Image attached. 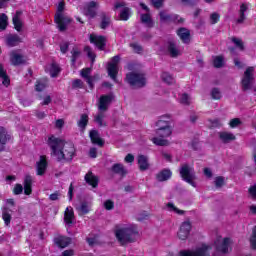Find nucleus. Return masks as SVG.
Returning a JSON list of instances; mask_svg holds the SVG:
<instances>
[{
  "label": "nucleus",
  "mask_w": 256,
  "mask_h": 256,
  "mask_svg": "<svg viewBox=\"0 0 256 256\" xmlns=\"http://www.w3.org/2000/svg\"><path fill=\"white\" fill-rule=\"evenodd\" d=\"M61 73V67L57 63H52L50 68L51 77L55 78Z\"/></svg>",
  "instance_id": "obj_45"
},
{
  "label": "nucleus",
  "mask_w": 256,
  "mask_h": 256,
  "mask_svg": "<svg viewBox=\"0 0 256 256\" xmlns=\"http://www.w3.org/2000/svg\"><path fill=\"white\" fill-rule=\"evenodd\" d=\"M173 176V172H171L170 169H163L160 172L156 174V179L160 183H163V181H169V179Z\"/></svg>",
  "instance_id": "obj_24"
},
{
  "label": "nucleus",
  "mask_w": 256,
  "mask_h": 256,
  "mask_svg": "<svg viewBox=\"0 0 256 256\" xmlns=\"http://www.w3.org/2000/svg\"><path fill=\"white\" fill-rule=\"evenodd\" d=\"M242 124H243V122L241 121L240 118H233L229 122V126L231 127V129H235V128L239 127V125H242Z\"/></svg>",
  "instance_id": "obj_53"
},
{
  "label": "nucleus",
  "mask_w": 256,
  "mask_h": 256,
  "mask_svg": "<svg viewBox=\"0 0 256 256\" xmlns=\"http://www.w3.org/2000/svg\"><path fill=\"white\" fill-rule=\"evenodd\" d=\"M155 133L157 137H161L162 139H167V137H171V135H173V128L156 129Z\"/></svg>",
  "instance_id": "obj_31"
},
{
  "label": "nucleus",
  "mask_w": 256,
  "mask_h": 256,
  "mask_svg": "<svg viewBox=\"0 0 256 256\" xmlns=\"http://www.w3.org/2000/svg\"><path fill=\"white\" fill-rule=\"evenodd\" d=\"M8 25H9V17H7V14H5V13L0 14V29H1V31H5V29H7Z\"/></svg>",
  "instance_id": "obj_41"
},
{
  "label": "nucleus",
  "mask_w": 256,
  "mask_h": 256,
  "mask_svg": "<svg viewBox=\"0 0 256 256\" xmlns=\"http://www.w3.org/2000/svg\"><path fill=\"white\" fill-rule=\"evenodd\" d=\"M71 238L67 236H57L54 238V244L60 249H65V247H69L71 245Z\"/></svg>",
  "instance_id": "obj_19"
},
{
  "label": "nucleus",
  "mask_w": 256,
  "mask_h": 256,
  "mask_svg": "<svg viewBox=\"0 0 256 256\" xmlns=\"http://www.w3.org/2000/svg\"><path fill=\"white\" fill-rule=\"evenodd\" d=\"M48 147L51 149V157H55L58 163H72L77 157V148L73 142H65L61 138L50 136Z\"/></svg>",
  "instance_id": "obj_1"
},
{
  "label": "nucleus",
  "mask_w": 256,
  "mask_h": 256,
  "mask_svg": "<svg viewBox=\"0 0 256 256\" xmlns=\"http://www.w3.org/2000/svg\"><path fill=\"white\" fill-rule=\"evenodd\" d=\"M114 99H115V95H113V93L101 95L99 98V104H98L99 111H107V109H109V105L113 103Z\"/></svg>",
  "instance_id": "obj_8"
},
{
  "label": "nucleus",
  "mask_w": 256,
  "mask_h": 256,
  "mask_svg": "<svg viewBox=\"0 0 256 256\" xmlns=\"http://www.w3.org/2000/svg\"><path fill=\"white\" fill-rule=\"evenodd\" d=\"M255 71V68L250 66L248 67L241 80V86H242V91L245 93L247 91H250L253 87V83L255 82V75L253 74Z\"/></svg>",
  "instance_id": "obj_6"
},
{
  "label": "nucleus",
  "mask_w": 256,
  "mask_h": 256,
  "mask_svg": "<svg viewBox=\"0 0 256 256\" xmlns=\"http://www.w3.org/2000/svg\"><path fill=\"white\" fill-rule=\"evenodd\" d=\"M89 41L92 45H95L99 51H105V47H107V38L103 35L90 34Z\"/></svg>",
  "instance_id": "obj_7"
},
{
  "label": "nucleus",
  "mask_w": 256,
  "mask_h": 256,
  "mask_svg": "<svg viewBox=\"0 0 256 256\" xmlns=\"http://www.w3.org/2000/svg\"><path fill=\"white\" fill-rule=\"evenodd\" d=\"M210 95L211 98L214 99V101H220L221 97H223V95L221 94V89L217 87L212 88Z\"/></svg>",
  "instance_id": "obj_46"
},
{
  "label": "nucleus",
  "mask_w": 256,
  "mask_h": 256,
  "mask_svg": "<svg viewBox=\"0 0 256 256\" xmlns=\"http://www.w3.org/2000/svg\"><path fill=\"white\" fill-rule=\"evenodd\" d=\"M159 16L162 23H183L185 21V19L179 18V15L167 14L165 11H160Z\"/></svg>",
  "instance_id": "obj_9"
},
{
  "label": "nucleus",
  "mask_w": 256,
  "mask_h": 256,
  "mask_svg": "<svg viewBox=\"0 0 256 256\" xmlns=\"http://www.w3.org/2000/svg\"><path fill=\"white\" fill-rule=\"evenodd\" d=\"M104 209H106V211H113V209H115V202H113V200H106L104 202Z\"/></svg>",
  "instance_id": "obj_58"
},
{
  "label": "nucleus",
  "mask_w": 256,
  "mask_h": 256,
  "mask_svg": "<svg viewBox=\"0 0 256 256\" xmlns=\"http://www.w3.org/2000/svg\"><path fill=\"white\" fill-rule=\"evenodd\" d=\"M105 115H103V113H99L95 116L94 121L96 123H98L99 127H106L107 124L103 123V119H104Z\"/></svg>",
  "instance_id": "obj_50"
},
{
  "label": "nucleus",
  "mask_w": 256,
  "mask_h": 256,
  "mask_svg": "<svg viewBox=\"0 0 256 256\" xmlns=\"http://www.w3.org/2000/svg\"><path fill=\"white\" fill-rule=\"evenodd\" d=\"M152 142L154 143V145H157L158 147H167V145H169L168 140L163 139L161 137L152 138Z\"/></svg>",
  "instance_id": "obj_43"
},
{
  "label": "nucleus",
  "mask_w": 256,
  "mask_h": 256,
  "mask_svg": "<svg viewBox=\"0 0 256 256\" xmlns=\"http://www.w3.org/2000/svg\"><path fill=\"white\" fill-rule=\"evenodd\" d=\"M167 51L173 59L179 57L181 55V52L179 51V48H177V44L174 41H169L167 46Z\"/></svg>",
  "instance_id": "obj_27"
},
{
  "label": "nucleus",
  "mask_w": 256,
  "mask_h": 256,
  "mask_svg": "<svg viewBox=\"0 0 256 256\" xmlns=\"http://www.w3.org/2000/svg\"><path fill=\"white\" fill-rule=\"evenodd\" d=\"M74 219H75V211L73 210V207L69 206L65 209V212H64V223H66V225H73Z\"/></svg>",
  "instance_id": "obj_26"
},
{
  "label": "nucleus",
  "mask_w": 256,
  "mask_h": 256,
  "mask_svg": "<svg viewBox=\"0 0 256 256\" xmlns=\"http://www.w3.org/2000/svg\"><path fill=\"white\" fill-rule=\"evenodd\" d=\"M79 215L89 214V203L87 201L81 202L80 206L77 208Z\"/></svg>",
  "instance_id": "obj_40"
},
{
  "label": "nucleus",
  "mask_w": 256,
  "mask_h": 256,
  "mask_svg": "<svg viewBox=\"0 0 256 256\" xmlns=\"http://www.w3.org/2000/svg\"><path fill=\"white\" fill-rule=\"evenodd\" d=\"M6 43L8 47H17L21 43V37L17 34H10L6 38Z\"/></svg>",
  "instance_id": "obj_30"
},
{
  "label": "nucleus",
  "mask_w": 256,
  "mask_h": 256,
  "mask_svg": "<svg viewBox=\"0 0 256 256\" xmlns=\"http://www.w3.org/2000/svg\"><path fill=\"white\" fill-rule=\"evenodd\" d=\"M119 61H121V57L119 55H116L112 57L111 62H109L108 65H114V67H118Z\"/></svg>",
  "instance_id": "obj_62"
},
{
  "label": "nucleus",
  "mask_w": 256,
  "mask_h": 256,
  "mask_svg": "<svg viewBox=\"0 0 256 256\" xmlns=\"http://www.w3.org/2000/svg\"><path fill=\"white\" fill-rule=\"evenodd\" d=\"M72 89H83V80L75 79L72 81Z\"/></svg>",
  "instance_id": "obj_60"
},
{
  "label": "nucleus",
  "mask_w": 256,
  "mask_h": 256,
  "mask_svg": "<svg viewBox=\"0 0 256 256\" xmlns=\"http://www.w3.org/2000/svg\"><path fill=\"white\" fill-rule=\"evenodd\" d=\"M10 61L14 67H19V65H25L27 63V59L22 54L16 52L11 53Z\"/></svg>",
  "instance_id": "obj_16"
},
{
  "label": "nucleus",
  "mask_w": 256,
  "mask_h": 256,
  "mask_svg": "<svg viewBox=\"0 0 256 256\" xmlns=\"http://www.w3.org/2000/svg\"><path fill=\"white\" fill-rule=\"evenodd\" d=\"M170 119H171L170 115H166V116L160 117V119L156 122L157 129H169V128H172L171 127Z\"/></svg>",
  "instance_id": "obj_22"
},
{
  "label": "nucleus",
  "mask_w": 256,
  "mask_h": 256,
  "mask_svg": "<svg viewBox=\"0 0 256 256\" xmlns=\"http://www.w3.org/2000/svg\"><path fill=\"white\" fill-rule=\"evenodd\" d=\"M209 251V246L202 245L200 248H196V250H183L180 251V256H207Z\"/></svg>",
  "instance_id": "obj_10"
},
{
  "label": "nucleus",
  "mask_w": 256,
  "mask_h": 256,
  "mask_svg": "<svg viewBox=\"0 0 256 256\" xmlns=\"http://www.w3.org/2000/svg\"><path fill=\"white\" fill-rule=\"evenodd\" d=\"M71 64L72 65H75V63H77V59L79 58V57H81V52H80V50H79V48H77V47H74L73 49H72V51H71Z\"/></svg>",
  "instance_id": "obj_44"
},
{
  "label": "nucleus",
  "mask_w": 256,
  "mask_h": 256,
  "mask_svg": "<svg viewBox=\"0 0 256 256\" xmlns=\"http://www.w3.org/2000/svg\"><path fill=\"white\" fill-rule=\"evenodd\" d=\"M24 195H31L33 193V176L26 175L24 177Z\"/></svg>",
  "instance_id": "obj_21"
},
{
  "label": "nucleus",
  "mask_w": 256,
  "mask_h": 256,
  "mask_svg": "<svg viewBox=\"0 0 256 256\" xmlns=\"http://www.w3.org/2000/svg\"><path fill=\"white\" fill-rule=\"evenodd\" d=\"M231 41L234 43L236 49H239V51H245V43H243L241 38L232 37Z\"/></svg>",
  "instance_id": "obj_42"
},
{
  "label": "nucleus",
  "mask_w": 256,
  "mask_h": 256,
  "mask_svg": "<svg viewBox=\"0 0 256 256\" xmlns=\"http://www.w3.org/2000/svg\"><path fill=\"white\" fill-rule=\"evenodd\" d=\"M221 20V15H219V13H212L210 15V23L211 25H217V22Z\"/></svg>",
  "instance_id": "obj_54"
},
{
  "label": "nucleus",
  "mask_w": 256,
  "mask_h": 256,
  "mask_svg": "<svg viewBox=\"0 0 256 256\" xmlns=\"http://www.w3.org/2000/svg\"><path fill=\"white\" fill-rule=\"evenodd\" d=\"M77 125L81 131H85L87 129V125H89V115L82 114L77 122Z\"/></svg>",
  "instance_id": "obj_34"
},
{
  "label": "nucleus",
  "mask_w": 256,
  "mask_h": 256,
  "mask_svg": "<svg viewBox=\"0 0 256 256\" xmlns=\"http://www.w3.org/2000/svg\"><path fill=\"white\" fill-rule=\"evenodd\" d=\"M247 9H248V7L246 6L245 3L240 5L239 18L236 20V23L238 25L245 23V20L247 19V17L245 16V13L247 12Z\"/></svg>",
  "instance_id": "obj_33"
},
{
  "label": "nucleus",
  "mask_w": 256,
  "mask_h": 256,
  "mask_svg": "<svg viewBox=\"0 0 256 256\" xmlns=\"http://www.w3.org/2000/svg\"><path fill=\"white\" fill-rule=\"evenodd\" d=\"M115 9H121V7H124L120 14V21H129V17H131V9L129 7H125V2H117L115 4Z\"/></svg>",
  "instance_id": "obj_12"
},
{
  "label": "nucleus",
  "mask_w": 256,
  "mask_h": 256,
  "mask_svg": "<svg viewBox=\"0 0 256 256\" xmlns=\"http://www.w3.org/2000/svg\"><path fill=\"white\" fill-rule=\"evenodd\" d=\"M0 79H2L4 87H9L11 85V78H9V75L4 74V76H0Z\"/></svg>",
  "instance_id": "obj_61"
},
{
  "label": "nucleus",
  "mask_w": 256,
  "mask_h": 256,
  "mask_svg": "<svg viewBox=\"0 0 256 256\" xmlns=\"http://www.w3.org/2000/svg\"><path fill=\"white\" fill-rule=\"evenodd\" d=\"M81 77L85 79L90 89H93V87H95V84H93V81H95V76H91V68H83L81 70Z\"/></svg>",
  "instance_id": "obj_18"
},
{
  "label": "nucleus",
  "mask_w": 256,
  "mask_h": 256,
  "mask_svg": "<svg viewBox=\"0 0 256 256\" xmlns=\"http://www.w3.org/2000/svg\"><path fill=\"white\" fill-rule=\"evenodd\" d=\"M12 192L13 195H21L23 193V185L20 183L15 184Z\"/></svg>",
  "instance_id": "obj_59"
},
{
  "label": "nucleus",
  "mask_w": 256,
  "mask_h": 256,
  "mask_svg": "<svg viewBox=\"0 0 256 256\" xmlns=\"http://www.w3.org/2000/svg\"><path fill=\"white\" fill-rule=\"evenodd\" d=\"M96 8H97V2L95 1H91L87 5V15L91 19H95V17H97V10H95Z\"/></svg>",
  "instance_id": "obj_32"
},
{
  "label": "nucleus",
  "mask_w": 256,
  "mask_h": 256,
  "mask_svg": "<svg viewBox=\"0 0 256 256\" xmlns=\"http://www.w3.org/2000/svg\"><path fill=\"white\" fill-rule=\"evenodd\" d=\"M150 3L154 9H161L165 3V0H150Z\"/></svg>",
  "instance_id": "obj_57"
},
{
  "label": "nucleus",
  "mask_w": 256,
  "mask_h": 256,
  "mask_svg": "<svg viewBox=\"0 0 256 256\" xmlns=\"http://www.w3.org/2000/svg\"><path fill=\"white\" fill-rule=\"evenodd\" d=\"M100 29H107L111 25V17L107 13L102 12L101 15Z\"/></svg>",
  "instance_id": "obj_35"
},
{
  "label": "nucleus",
  "mask_w": 256,
  "mask_h": 256,
  "mask_svg": "<svg viewBox=\"0 0 256 256\" xmlns=\"http://www.w3.org/2000/svg\"><path fill=\"white\" fill-rule=\"evenodd\" d=\"M115 237L120 245H127V243H134L135 235H139V231L137 230V226H124L122 224L116 225V229L114 230Z\"/></svg>",
  "instance_id": "obj_2"
},
{
  "label": "nucleus",
  "mask_w": 256,
  "mask_h": 256,
  "mask_svg": "<svg viewBox=\"0 0 256 256\" xmlns=\"http://www.w3.org/2000/svg\"><path fill=\"white\" fill-rule=\"evenodd\" d=\"M47 165H48L47 157L44 155L40 156V161L37 162L36 164V169H37L36 175H38L39 177H43V175H45L47 171Z\"/></svg>",
  "instance_id": "obj_14"
},
{
  "label": "nucleus",
  "mask_w": 256,
  "mask_h": 256,
  "mask_svg": "<svg viewBox=\"0 0 256 256\" xmlns=\"http://www.w3.org/2000/svg\"><path fill=\"white\" fill-rule=\"evenodd\" d=\"M125 81L130 87L135 89H143L147 85V78H145L143 73L129 72L126 74Z\"/></svg>",
  "instance_id": "obj_4"
},
{
  "label": "nucleus",
  "mask_w": 256,
  "mask_h": 256,
  "mask_svg": "<svg viewBox=\"0 0 256 256\" xmlns=\"http://www.w3.org/2000/svg\"><path fill=\"white\" fill-rule=\"evenodd\" d=\"M2 219L6 227H11V219H13V214L9 213V210L4 209L2 212Z\"/></svg>",
  "instance_id": "obj_38"
},
{
  "label": "nucleus",
  "mask_w": 256,
  "mask_h": 256,
  "mask_svg": "<svg viewBox=\"0 0 256 256\" xmlns=\"http://www.w3.org/2000/svg\"><path fill=\"white\" fill-rule=\"evenodd\" d=\"M231 243V239L230 238H224L222 243H217L215 242V247H216V251H218L219 253H229V245Z\"/></svg>",
  "instance_id": "obj_23"
},
{
  "label": "nucleus",
  "mask_w": 256,
  "mask_h": 256,
  "mask_svg": "<svg viewBox=\"0 0 256 256\" xmlns=\"http://www.w3.org/2000/svg\"><path fill=\"white\" fill-rule=\"evenodd\" d=\"M63 11H65V1L59 2L54 16V23H56L61 32L67 31L68 25L73 21L69 16L64 15Z\"/></svg>",
  "instance_id": "obj_3"
},
{
  "label": "nucleus",
  "mask_w": 256,
  "mask_h": 256,
  "mask_svg": "<svg viewBox=\"0 0 256 256\" xmlns=\"http://www.w3.org/2000/svg\"><path fill=\"white\" fill-rule=\"evenodd\" d=\"M252 249L256 250V227L253 229L252 238L250 239Z\"/></svg>",
  "instance_id": "obj_64"
},
{
  "label": "nucleus",
  "mask_w": 256,
  "mask_h": 256,
  "mask_svg": "<svg viewBox=\"0 0 256 256\" xmlns=\"http://www.w3.org/2000/svg\"><path fill=\"white\" fill-rule=\"evenodd\" d=\"M161 79L162 81H164V83H167V85H173V82L175 81L173 79V76H171V74H169L168 72H163L161 74Z\"/></svg>",
  "instance_id": "obj_47"
},
{
  "label": "nucleus",
  "mask_w": 256,
  "mask_h": 256,
  "mask_svg": "<svg viewBox=\"0 0 256 256\" xmlns=\"http://www.w3.org/2000/svg\"><path fill=\"white\" fill-rule=\"evenodd\" d=\"M108 75L113 79V81H117V75H119V67L115 65L108 64Z\"/></svg>",
  "instance_id": "obj_37"
},
{
  "label": "nucleus",
  "mask_w": 256,
  "mask_h": 256,
  "mask_svg": "<svg viewBox=\"0 0 256 256\" xmlns=\"http://www.w3.org/2000/svg\"><path fill=\"white\" fill-rule=\"evenodd\" d=\"M130 47L133 49L134 53H137L138 55L143 53V46L139 45L138 43H131Z\"/></svg>",
  "instance_id": "obj_56"
},
{
  "label": "nucleus",
  "mask_w": 256,
  "mask_h": 256,
  "mask_svg": "<svg viewBox=\"0 0 256 256\" xmlns=\"http://www.w3.org/2000/svg\"><path fill=\"white\" fill-rule=\"evenodd\" d=\"M167 207L169 209H171V211H174V213H177L178 215H185V211L184 210H180L179 208H177V206H175V204L169 202L167 204Z\"/></svg>",
  "instance_id": "obj_52"
},
{
  "label": "nucleus",
  "mask_w": 256,
  "mask_h": 256,
  "mask_svg": "<svg viewBox=\"0 0 256 256\" xmlns=\"http://www.w3.org/2000/svg\"><path fill=\"white\" fill-rule=\"evenodd\" d=\"M84 181H86L87 185H90L92 189H97V187H99V177L95 176L92 171L86 173Z\"/></svg>",
  "instance_id": "obj_15"
},
{
  "label": "nucleus",
  "mask_w": 256,
  "mask_h": 256,
  "mask_svg": "<svg viewBox=\"0 0 256 256\" xmlns=\"http://www.w3.org/2000/svg\"><path fill=\"white\" fill-rule=\"evenodd\" d=\"M140 21L149 29H153V27H155V22L153 21V18H151L150 13L141 14Z\"/></svg>",
  "instance_id": "obj_28"
},
{
  "label": "nucleus",
  "mask_w": 256,
  "mask_h": 256,
  "mask_svg": "<svg viewBox=\"0 0 256 256\" xmlns=\"http://www.w3.org/2000/svg\"><path fill=\"white\" fill-rule=\"evenodd\" d=\"M138 161V167L140 171H147L149 169L150 164H149V158L143 154L138 155L137 157Z\"/></svg>",
  "instance_id": "obj_25"
},
{
  "label": "nucleus",
  "mask_w": 256,
  "mask_h": 256,
  "mask_svg": "<svg viewBox=\"0 0 256 256\" xmlns=\"http://www.w3.org/2000/svg\"><path fill=\"white\" fill-rule=\"evenodd\" d=\"M46 88H47V83L42 82L41 80L36 81V84H35L36 91L41 93V91H44Z\"/></svg>",
  "instance_id": "obj_51"
},
{
  "label": "nucleus",
  "mask_w": 256,
  "mask_h": 256,
  "mask_svg": "<svg viewBox=\"0 0 256 256\" xmlns=\"http://www.w3.org/2000/svg\"><path fill=\"white\" fill-rule=\"evenodd\" d=\"M112 173H115L116 175H121L122 177H127V169H125V166L121 163H116L112 165L111 167Z\"/></svg>",
  "instance_id": "obj_29"
},
{
  "label": "nucleus",
  "mask_w": 256,
  "mask_h": 256,
  "mask_svg": "<svg viewBox=\"0 0 256 256\" xmlns=\"http://www.w3.org/2000/svg\"><path fill=\"white\" fill-rule=\"evenodd\" d=\"M180 103L182 105H190L189 95L187 93L182 94L181 99H180Z\"/></svg>",
  "instance_id": "obj_63"
},
{
  "label": "nucleus",
  "mask_w": 256,
  "mask_h": 256,
  "mask_svg": "<svg viewBox=\"0 0 256 256\" xmlns=\"http://www.w3.org/2000/svg\"><path fill=\"white\" fill-rule=\"evenodd\" d=\"M219 138L224 143H229V141H235V139H236V137L233 135V133H228V132L220 133Z\"/></svg>",
  "instance_id": "obj_39"
},
{
  "label": "nucleus",
  "mask_w": 256,
  "mask_h": 256,
  "mask_svg": "<svg viewBox=\"0 0 256 256\" xmlns=\"http://www.w3.org/2000/svg\"><path fill=\"white\" fill-rule=\"evenodd\" d=\"M224 59L223 56H216L213 60V65L216 69H221L223 67Z\"/></svg>",
  "instance_id": "obj_49"
},
{
  "label": "nucleus",
  "mask_w": 256,
  "mask_h": 256,
  "mask_svg": "<svg viewBox=\"0 0 256 256\" xmlns=\"http://www.w3.org/2000/svg\"><path fill=\"white\" fill-rule=\"evenodd\" d=\"M191 221H184L180 225V229L178 231V238L181 239V241H186V239L189 237L191 234Z\"/></svg>",
  "instance_id": "obj_11"
},
{
  "label": "nucleus",
  "mask_w": 256,
  "mask_h": 256,
  "mask_svg": "<svg viewBox=\"0 0 256 256\" xmlns=\"http://www.w3.org/2000/svg\"><path fill=\"white\" fill-rule=\"evenodd\" d=\"M177 35L185 45L191 43V31L185 27H181L177 30Z\"/></svg>",
  "instance_id": "obj_13"
},
{
  "label": "nucleus",
  "mask_w": 256,
  "mask_h": 256,
  "mask_svg": "<svg viewBox=\"0 0 256 256\" xmlns=\"http://www.w3.org/2000/svg\"><path fill=\"white\" fill-rule=\"evenodd\" d=\"M21 15H23V11L17 10L12 18L14 29L18 31V33H21V31H23V21H21Z\"/></svg>",
  "instance_id": "obj_17"
},
{
  "label": "nucleus",
  "mask_w": 256,
  "mask_h": 256,
  "mask_svg": "<svg viewBox=\"0 0 256 256\" xmlns=\"http://www.w3.org/2000/svg\"><path fill=\"white\" fill-rule=\"evenodd\" d=\"M214 185L217 188L223 187V185H225V178L223 176H217L215 178Z\"/></svg>",
  "instance_id": "obj_55"
},
{
  "label": "nucleus",
  "mask_w": 256,
  "mask_h": 256,
  "mask_svg": "<svg viewBox=\"0 0 256 256\" xmlns=\"http://www.w3.org/2000/svg\"><path fill=\"white\" fill-rule=\"evenodd\" d=\"M89 137L93 145H98V147H103V145H105V141L102 140L101 136H99V131L90 130Z\"/></svg>",
  "instance_id": "obj_20"
},
{
  "label": "nucleus",
  "mask_w": 256,
  "mask_h": 256,
  "mask_svg": "<svg viewBox=\"0 0 256 256\" xmlns=\"http://www.w3.org/2000/svg\"><path fill=\"white\" fill-rule=\"evenodd\" d=\"M179 173L182 181H185V183H188V185H191V187H197V184L194 181L195 172L193 170V167H191L187 163L182 164L180 166Z\"/></svg>",
  "instance_id": "obj_5"
},
{
  "label": "nucleus",
  "mask_w": 256,
  "mask_h": 256,
  "mask_svg": "<svg viewBox=\"0 0 256 256\" xmlns=\"http://www.w3.org/2000/svg\"><path fill=\"white\" fill-rule=\"evenodd\" d=\"M85 53H87V57L92 61V63H95V59H97V55L93 52L91 49V46H85L84 47Z\"/></svg>",
  "instance_id": "obj_48"
},
{
  "label": "nucleus",
  "mask_w": 256,
  "mask_h": 256,
  "mask_svg": "<svg viewBox=\"0 0 256 256\" xmlns=\"http://www.w3.org/2000/svg\"><path fill=\"white\" fill-rule=\"evenodd\" d=\"M7 141H11V135L7 134V130L0 136V153L5 151Z\"/></svg>",
  "instance_id": "obj_36"
}]
</instances>
